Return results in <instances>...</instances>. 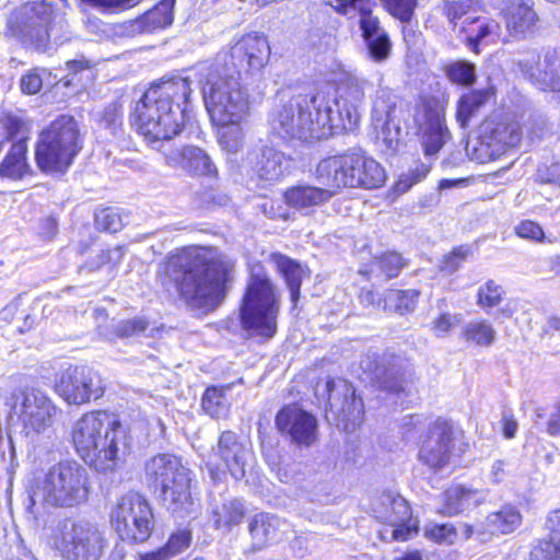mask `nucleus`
Wrapping results in <instances>:
<instances>
[{"label": "nucleus", "mask_w": 560, "mask_h": 560, "mask_svg": "<svg viewBox=\"0 0 560 560\" xmlns=\"http://www.w3.org/2000/svg\"><path fill=\"white\" fill-rule=\"evenodd\" d=\"M235 264L214 248L173 255L164 264L165 275L179 298L191 308L210 311L225 298Z\"/></svg>", "instance_id": "f257e3e1"}, {"label": "nucleus", "mask_w": 560, "mask_h": 560, "mask_svg": "<svg viewBox=\"0 0 560 560\" xmlns=\"http://www.w3.org/2000/svg\"><path fill=\"white\" fill-rule=\"evenodd\" d=\"M190 93L187 78H173L153 84L136 103L131 114L132 125L149 143L171 140L182 131Z\"/></svg>", "instance_id": "f03ea898"}, {"label": "nucleus", "mask_w": 560, "mask_h": 560, "mask_svg": "<svg viewBox=\"0 0 560 560\" xmlns=\"http://www.w3.org/2000/svg\"><path fill=\"white\" fill-rule=\"evenodd\" d=\"M273 133L283 139L313 141L331 135L329 91L293 95L277 104L269 119Z\"/></svg>", "instance_id": "7ed1b4c3"}, {"label": "nucleus", "mask_w": 560, "mask_h": 560, "mask_svg": "<svg viewBox=\"0 0 560 560\" xmlns=\"http://www.w3.org/2000/svg\"><path fill=\"white\" fill-rule=\"evenodd\" d=\"M88 469L75 460L59 462L27 481L26 509L36 505L52 509H73L84 504L91 493Z\"/></svg>", "instance_id": "20e7f679"}, {"label": "nucleus", "mask_w": 560, "mask_h": 560, "mask_svg": "<svg viewBox=\"0 0 560 560\" xmlns=\"http://www.w3.org/2000/svg\"><path fill=\"white\" fill-rule=\"evenodd\" d=\"M206 109L213 125L243 122L249 113V95L233 67L214 62L199 66Z\"/></svg>", "instance_id": "39448f33"}, {"label": "nucleus", "mask_w": 560, "mask_h": 560, "mask_svg": "<svg viewBox=\"0 0 560 560\" xmlns=\"http://www.w3.org/2000/svg\"><path fill=\"white\" fill-rule=\"evenodd\" d=\"M144 476L149 483L161 489L164 505L172 513L183 516L195 510L191 494V471L172 454H159L144 464Z\"/></svg>", "instance_id": "423d86ee"}, {"label": "nucleus", "mask_w": 560, "mask_h": 560, "mask_svg": "<svg viewBox=\"0 0 560 560\" xmlns=\"http://www.w3.org/2000/svg\"><path fill=\"white\" fill-rule=\"evenodd\" d=\"M279 311L280 294L267 273L260 270L253 272L240 308L243 329L254 336L273 337Z\"/></svg>", "instance_id": "0eeeda50"}, {"label": "nucleus", "mask_w": 560, "mask_h": 560, "mask_svg": "<svg viewBox=\"0 0 560 560\" xmlns=\"http://www.w3.org/2000/svg\"><path fill=\"white\" fill-rule=\"evenodd\" d=\"M81 148L77 121L61 115L40 135L35 153L37 165L44 172H65Z\"/></svg>", "instance_id": "6e6552de"}, {"label": "nucleus", "mask_w": 560, "mask_h": 560, "mask_svg": "<svg viewBox=\"0 0 560 560\" xmlns=\"http://www.w3.org/2000/svg\"><path fill=\"white\" fill-rule=\"evenodd\" d=\"M54 546L67 560H101L107 540L95 523L65 518L57 525Z\"/></svg>", "instance_id": "1a4fd4ad"}, {"label": "nucleus", "mask_w": 560, "mask_h": 560, "mask_svg": "<svg viewBox=\"0 0 560 560\" xmlns=\"http://www.w3.org/2000/svg\"><path fill=\"white\" fill-rule=\"evenodd\" d=\"M12 410L28 436L48 433L54 427L59 409L52 399L35 387H19L11 396Z\"/></svg>", "instance_id": "9d476101"}, {"label": "nucleus", "mask_w": 560, "mask_h": 560, "mask_svg": "<svg viewBox=\"0 0 560 560\" xmlns=\"http://www.w3.org/2000/svg\"><path fill=\"white\" fill-rule=\"evenodd\" d=\"M112 524L122 540L143 542L153 528L152 510L142 495L127 493L113 510Z\"/></svg>", "instance_id": "9b49d317"}, {"label": "nucleus", "mask_w": 560, "mask_h": 560, "mask_svg": "<svg viewBox=\"0 0 560 560\" xmlns=\"http://www.w3.org/2000/svg\"><path fill=\"white\" fill-rule=\"evenodd\" d=\"M371 510L377 521L390 527L381 532V537L385 541H406L418 529L408 502L396 492L385 491L377 495L371 504Z\"/></svg>", "instance_id": "f8f14e48"}, {"label": "nucleus", "mask_w": 560, "mask_h": 560, "mask_svg": "<svg viewBox=\"0 0 560 560\" xmlns=\"http://www.w3.org/2000/svg\"><path fill=\"white\" fill-rule=\"evenodd\" d=\"M521 140V129L517 122L486 121L480 129L479 137L467 143V154L477 163H488L505 153L509 148L515 147Z\"/></svg>", "instance_id": "ddd939ff"}, {"label": "nucleus", "mask_w": 560, "mask_h": 560, "mask_svg": "<svg viewBox=\"0 0 560 560\" xmlns=\"http://www.w3.org/2000/svg\"><path fill=\"white\" fill-rule=\"evenodd\" d=\"M270 47L266 36L248 33L235 38L229 49L220 50L212 62L241 70H260L269 60Z\"/></svg>", "instance_id": "4468645a"}, {"label": "nucleus", "mask_w": 560, "mask_h": 560, "mask_svg": "<svg viewBox=\"0 0 560 560\" xmlns=\"http://www.w3.org/2000/svg\"><path fill=\"white\" fill-rule=\"evenodd\" d=\"M55 392L69 405H83L104 394L101 375L85 365H69L55 381Z\"/></svg>", "instance_id": "2eb2a0df"}, {"label": "nucleus", "mask_w": 560, "mask_h": 560, "mask_svg": "<svg viewBox=\"0 0 560 560\" xmlns=\"http://www.w3.org/2000/svg\"><path fill=\"white\" fill-rule=\"evenodd\" d=\"M55 18L50 4H25L10 19V27L24 43L45 49L54 31Z\"/></svg>", "instance_id": "dca6fc26"}, {"label": "nucleus", "mask_w": 560, "mask_h": 560, "mask_svg": "<svg viewBox=\"0 0 560 560\" xmlns=\"http://www.w3.org/2000/svg\"><path fill=\"white\" fill-rule=\"evenodd\" d=\"M369 85L365 79L349 77L338 86L335 95L329 93L332 128L352 129L358 125Z\"/></svg>", "instance_id": "f3484780"}, {"label": "nucleus", "mask_w": 560, "mask_h": 560, "mask_svg": "<svg viewBox=\"0 0 560 560\" xmlns=\"http://www.w3.org/2000/svg\"><path fill=\"white\" fill-rule=\"evenodd\" d=\"M253 458L249 447L238 441L232 431H224L219 438L217 447H213L207 459L213 479H220V474L229 470L235 479L245 476L246 466Z\"/></svg>", "instance_id": "a211bd4d"}, {"label": "nucleus", "mask_w": 560, "mask_h": 560, "mask_svg": "<svg viewBox=\"0 0 560 560\" xmlns=\"http://www.w3.org/2000/svg\"><path fill=\"white\" fill-rule=\"evenodd\" d=\"M316 395L325 399L329 406V412L341 421L346 428L357 425L363 418L362 399L357 398L353 386L343 378H329L324 384H317Z\"/></svg>", "instance_id": "6ab92c4d"}, {"label": "nucleus", "mask_w": 560, "mask_h": 560, "mask_svg": "<svg viewBox=\"0 0 560 560\" xmlns=\"http://www.w3.org/2000/svg\"><path fill=\"white\" fill-rule=\"evenodd\" d=\"M357 152H348L322 160L315 170L319 185L328 186L336 196L342 188H354Z\"/></svg>", "instance_id": "aec40b11"}, {"label": "nucleus", "mask_w": 560, "mask_h": 560, "mask_svg": "<svg viewBox=\"0 0 560 560\" xmlns=\"http://www.w3.org/2000/svg\"><path fill=\"white\" fill-rule=\"evenodd\" d=\"M119 420L106 411L84 413L73 425L72 441L79 455L91 451L95 442L113 428H119Z\"/></svg>", "instance_id": "412c9836"}, {"label": "nucleus", "mask_w": 560, "mask_h": 560, "mask_svg": "<svg viewBox=\"0 0 560 560\" xmlns=\"http://www.w3.org/2000/svg\"><path fill=\"white\" fill-rule=\"evenodd\" d=\"M276 424L279 431L299 445L310 446L317 439V419L295 405L282 408L277 415Z\"/></svg>", "instance_id": "4be33fe9"}, {"label": "nucleus", "mask_w": 560, "mask_h": 560, "mask_svg": "<svg viewBox=\"0 0 560 560\" xmlns=\"http://www.w3.org/2000/svg\"><path fill=\"white\" fill-rule=\"evenodd\" d=\"M95 442L91 451H85L81 458L98 471L114 470L121 459L126 447L125 434L121 429L113 428Z\"/></svg>", "instance_id": "5701e85b"}, {"label": "nucleus", "mask_w": 560, "mask_h": 560, "mask_svg": "<svg viewBox=\"0 0 560 560\" xmlns=\"http://www.w3.org/2000/svg\"><path fill=\"white\" fill-rule=\"evenodd\" d=\"M452 441V428L446 422L436 421L421 446L420 460L433 469L443 467L450 459Z\"/></svg>", "instance_id": "b1692460"}, {"label": "nucleus", "mask_w": 560, "mask_h": 560, "mask_svg": "<svg viewBox=\"0 0 560 560\" xmlns=\"http://www.w3.org/2000/svg\"><path fill=\"white\" fill-rule=\"evenodd\" d=\"M395 108L396 96L388 89H378L372 102V121L377 131V139L390 150H396L398 144L399 129L395 127L394 135L389 129Z\"/></svg>", "instance_id": "393cba45"}, {"label": "nucleus", "mask_w": 560, "mask_h": 560, "mask_svg": "<svg viewBox=\"0 0 560 560\" xmlns=\"http://www.w3.org/2000/svg\"><path fill=\"white\" fill-rule=\"evenodd\" d=\"M334 196L332 189L328 186L301 184L288 188L283 194V199L288 207L308 215L314 212L315 208L329 202Z\"/></svg>", "instance_id": "a878e982"}, {"label": "nucleus", "mask_w": 560, "mask_h": 560, "mask_svg": "<svg viewBox=\"0 0 560 560\" xmlns=\"http://www.w3.org/2000/svg\"><path fill=\"white\" fill-rule=\"evenodd\" d=\"M506 31L513 39H526L539 28V18L527 3H513L503 13Z\"/></svg>", "instance_id": "bb28decb"}, {"label": "nucleus", "mask_w": 560, "mask_h": 560, "mask_svg": "<svg viewBox=\"0 0 560 560\" xmlns=\"http://www.w3.org/2000/svg\"><path fill=\"white\" fill-rule=\"evenodd\" d=\"M166 163L172 167H182L201 175H212L215 166L210 156L200 148L188 145L165 154Z\"/></svg>", "instance_id": "cd10ccee"}, {"label": "nucleus", "mask_w": 560, "mask_h": 560, "mask_svg": "<svg viewBox=\"0 0 560 560\" xmlns=\"http://www.w3.org/2000/svg\"><path fill=\"white\" fill-rule=\"evenodd\" d=\"M360 28L366 42L369 54L374 61H383L390 52V42L386 32L381 27L378 18L370 11L359 19Z\"/></svg>", "instance_id": "c85d7f7f"}, {"label": "nucleus", "mask_w": 560, "mask_h": 560, "mask_svg": "<svg viewBox=\"0 0 560 560\" xmlns=\"http://www.w3.org/2000/svg\"><path fill=\"white\" fill-rule=\"evenodd\" d=\"M529 77L541 86L560 91V49L547 51L542 58H538L535 66L526 70Z\"/></svg>", "instance_id": "c756f323"}, {"label": "nucleus", "mask_w": 560, "mask_h": 560, "mask_svg": "<svg viewBox=\"0 0 560 560\" xmlns=\"http://www.w3.org/2000/svg\"><path fill=\"white\" fill-rule=\"evenodd\" d=\"M547 536L530 553V560H560V510L549 513L546 521Z\"/></svg>", "instance_id": "7c9ffc66"}, {"label": "nucleus", "mask_w": 560, "mask_h": 560, "mask_svg": "<svg viewBox=\"0 0 560 560\" xmlns=\"http://www.w3.org/2000/svg\"><path fill=\"white\" fill-rule=\"evenodd\" d=\"M353 173L358 182L354 183V187L375 189L382 187L386 182L384 167L376 160L361 152H357Z\"/></svg>", "instance_id": "2f4dec72"}, {"label": "nucleus", "mask_w": 560, "mask_h": 560, "mask_svg": "<svg viewBox=\"0 0 560 560\" xmlns=\"http://www.w3.org/2000/svg\"><path fill=\"white\" fill-rule=\"evenodd\" d=\"M463 25L462 30L467 33V45L474 51H477L479 43H494L500 36V25L494 20L468 16Z\"/></svg>", "instance_id": "473e14b6"}, {"label": "nucleus", "mask_w": 560, "mask_h": 560, "mask_svg": "<svg viewBox=\"0 0 560 560\" xmlns=\"http://www.w3.org/2000/svg\"><path fill=\"white\" fill-rule=\"evenodd\" d=\"M245 508L241 500L231 499L215 504L211 510L210 520L217 529L231 530L233 526L242 523Z\"/></svg>", "instance_id": "72a5a7b5"}, {"label": "nucleus", "mask_w": 560, "mask_h": 560, "mask_svg": "<svg viewBox=\"0 0 560 560\" xmlns=\"http://www.w3.org/2000/svg\"><path fill=\"white\" fill-rule=\"evenodd\" d=\"M447 137L448 131L444 124V117L438 112L430 113L423 126V148L425 155L436 154L444 145Z\"/></svg>", "instance_id": "f704fd0d"}, {"label": "nucleus", "mask_w": 560, "mask_h": 560, "mask_svg": "<svg viewBox=\"0 0 560 560\" xmlns=\"http://www.w3.org/2000/svg\"><path fill=\"white\" fill-rule=\"evenodd\" d=\"M290 167V160L272 148L262 151L261 159L257 163V174L261 179L275 182L280 179Z\"/></svg>", "instance_id": "c9c22d12"}, {"label": "nucleus", "mask_w": 560, "mask_h": 560, "mask_svg": "<svg viewBox=\"0 0 560 560\" xmlns=\"http://www.w3.org/2000/svg\"><path fill=\"white\" fill-rule=\"evenodd\" d=\"M280 521L268 513L256 514L249 523V534L256 548H264L273 540L279 528Z\"/></svg>", "instance_id": "e433bc0d"}, {"label": "nucleus", "mask_w": 560, "mask_h": 560, "mask_svg": "<svg viewBox=\"0 0 560 560\" xmlns=\"http://www.w3.org/2000/svg\"><path fill=\"white\" fill-rule=\"evenodd\" d=\"M272 261L283 276L291 292V300L295 303L300 296L301 282L305 275L304 269L300 264L281 254H273Z\"/></svg>", "instance_id": "4c0bfd02"}, {"label": "nucleus", "mask_w": 560, "mask_h": 560, "mask_svg": "<svg viewBox=\"0 0 560 560\" xmlns=\"http://www.w3.org/2000/svg\"><path fill=\"white\" fill-rule=\"evenodd\" d=\"M477 493L468 488L456 485L445 490L441 513L447 516L456 515L470 506Z\"/></svg>", "instance_id": "58836bf2"}, {"label": "nucleus", "mask_w": 560, "mask_h": 560, "mask_svg": "<svg viewBox=\"0 0 560 560\" xmlns=\"http://www.w3.org/2000/svg\"><path fill=\"white\" fill-rule=\"evenodd\" d=\"M522 516L514 506L506 505L488 515L486 530L491 534H509L521 525Z\"/></svg>", "instance_id": "ea45409f"}, {"label": "nucleus", "mask_w": 560, "mask_h": 560, "mask_svg": "<svg viewBox=\"0 0 560 560\" xmlns=\"http://www.w3.org/2000/svg\"><path fill=\"white\" fill-rule=\"evenodd\" d=\"M463 338L474 346L488 348L495 342L497 330L483 318L468 322L462 331Z\"/></svg>", "instance_id": "a19ab883"}, {"label": "nucleus", "mask_w": 560, "mask_h": 560, "mask_svg": "<svg viewBox=\"0 0 560 560\" xmlns=\"http://www.w3.org/2000/svg\"><path fill=\"white\" fill-rule=\"evenodd\" d=\"M25 154L26 144L19 139L11 145L9 153L0 164V175L12 179L22 177L27 168Z\"/></svg>", "instance_id": "79ce46f5"}, {"label": "nucleus", "mask_w": 560, "mask_h": 560, "mask_svg": "<svg viewBox=\"0 0 560 560\" xmlns=\"http://www.w3.org/2000/svg\"><path fill=\"white\" fill-rule=\"evenodd\" d=\"M218 128V141L222 150L228 153H237L244 145V131L242 122L214 125Z\"/></svg>", "instance_id": "37998d69"}, {"label": "nucleus", "mask_w": 560, "mask_h": 560, "mask_svg": "<svg viewBox=\"0 0 560 560\" xmlns=\"http://www.w3.org/2000/svg\"><path fill=\"white\" fill-rule=\"evenodd\" d=\"M223 387H209L202 397V408L212 418L222 419L229 415L230 402Z\"/></svg>", "instance_id": "c03bdc74"}, {"label": "nucleus", "mask_w": 560, "mask_h": 560, "mask_svg": "<svg viewBox=\"0 0 560 560\" xmlns=\"http://www.w3.org/2000/svg\"><path fill=\"white\" fill-rule=\"evenodd\" d=\"M416 290H389L384 298V310H395L399 314L412 312L418 301Z\"/></svg>", "instance_id": "a18cd8bd"}, {"label": "nucleus", "mask_w": 560, "mask_h": 560, "mask_svg": "<svg viewBox=\"0 0 560 560\" xmlns=\"http://www.w3.org/2000/svg\"><path fill=\"white\" fill-rule=\"evenodd\" d=\"M489 94L485 91H472L465 94L458 102L457 120L462 127H466L469 119L476 115L487 102Z\"/></svg>", "instance_id": "49530a36"}, {"label": "nucleus", "mask_w": 560, "mask_h": 560, "mask_svg": "<svg viewBox=\"0 0 560 560\" xmlns=\"http://www.w3.org/2000/svg\"><path fill=\"white\" fill-rule=\"evenodd\" d=\"M505 290L495 280H488L478 288L476 304L485 311H490L501 304Z\"/></svg>", "instance_id": "de8ad7c7"}, {"label": "nucleus", "mask_w": 560, "mask_h": 560, "mask_svg": "<svg viewBox=\"0 0 560 560\" xmlns=\"http://www.w3.org/2000/svg\"><path fill=\"white\" fill-rule=\"evenodd\" d=\"M149 327V320L141 316L117 323L113 330L102 332L104 338L113 341L115 338H129L144 332Z\"/></svg>", "instance_id": "09e8293b"}, {"label": "nucleus", "mask_w": 560, "mask_h": 560, "mask_svg": "<svg viewBox=\"0 0 560 560\" xmlns=\"http://www.w3.org/2000/svg\"><path fill=\"white\" fill-rule=\"evenodd\" d=\"M190 544V533L187 530L178 532L172 535L164 548L158 552L145 555L142 560H165L167 557H173L186 548Z\"/></svg>", "instance_id": "8fccbe9b"}, {"label": "nucleus", "mask_w": 560, "mask_h": 560, "mask_svg": "<svg viewBox=\"0 0 560 560\" xmlns=\"http://www.w3.org/2000/svg\"><path fill=\"white\" fill-rule=\"evenodd\" d=\"M404 267L405 261L401 255L396 252H388L374 258L371 271L383 273L386 279H390L397 277Z\"/></svg>", "instance_id": "3c124183"}, {"label": "nucleus", "mask_w": 560, "mask_h": 560, "mask_svg": "<svg viewBox=\"0 0 560 560\" xmlns=\"http://www.w3.org/2000/svg\"><path fill=\"white\" fill-rule=\"evenodd\" d=\"M332 9L348 16L349 19H362L370 11H373L376 2L374 0H334L330 2Z\"/></svg>", "instance_id": "603ef678"}, {"label": "nucleus", "mask_w": 560, "mask_h": 560, "mask_svg": "<svg viewBox=\"0 0 560 560\" xmlns=\"http://www.w3.org/2000/svg\"><path fill=\"white\" fill-rule=\"evenodd\" d=\"M424 534L428 538L439 544L453 545L458 538V529L451 523L429 524L424 528Z\"/></svg>", "instance_id": "864d4df0"}, {"label": "nucleus", "mask_w": 560, "mask_h": 560, "mask_svg": "<svg viewBox=\"0 0 560 560\" xmlns=\"http://www.w3.org/2000/svg\"><path fill=\"white\" fill-rule=\"evenodd\" d=\"M476 4L474 0L446 1L443 10L448 21L455 24L457 20L463 18H465V21L468 16H475Z\"/></svg>", "instance_id": "5fc2aeb1"}, {"label": "nucleus", "mask_w": 560, "mask_h": 560, "mask_svg": "<svg viewBox=\"0 0 560 560\" xmlns=\"http://www.w3.org/2000/svg\"><path fill=\"white\" fill-rule=\"evenodd\" d=\"M383 390L388 393L398 394L405 389V380L400 371L389 365L383 371L378 381L376 382Z\"/></svg>", "instance_id": "6e6d98bb"}, {"label": "nucleus", "mask_w": 560, "mask_h": 560, "mask_svg": "<svg viewBox=\"0 0 560 560\" xmlns=\"http://www.w3.org/2000/svg\"><path fill=\"white\" fill-rule=\"evenodd\" d=\"M446 72L450 80L458 84L469 85L475 81V68L466 61L450 65Z\"/></svg>", "instance_id": "4d7b16f0"}, {"label": "nucleus", "mask_w": 560, "mask_h": 560, "mask_svg": "<svg viewBox=\"0 0 560 560\" xmlns=\"http://www.w3.org/2000/svg\"><path fill=\"white\" fill-rule=\"evenodd\" d=\"M515 233L518 237L536 242L544 243L545 241L552 243L550 238H546L542 228L535 221L523 220L515 226Z\"/></svg>", "instance_id": "13d9d810"}, {"label": "nucleus", "mask_w": 560, "mask_h": 560, "mask_svg": "<svg viewBox=\"0 0 560 560\" xmlns=\"http://www.w3.org/2000/svg\"><path fill=\"white\" fill-rule=\"evenodd\" d=\"M95 224L103 231L115 233L122 228V220L116 210L107 208L95 213Z\"/></svg>", "instance_id": "bf43d9fd"}, {"label": "nucleus", "mask_w": 560, "mask_h": 560, "mask_svg": "<svg viewBox=\"0 0 560 560\" xmlns=\"http://www.w3.org/2000/svg\"><path fill=\"white\" fill-rule=\"evenodd\" d=\"M0 125L9 138L21 137L25 142L26 126L23 119L13 113H2Z\"/></svg>", "instance_id": "052dcab7"}, {"label": "nucleus", "mask_w": 560, "mask_h": 560, "mask_svg": "<svg viewBox=\"0 0 560 560\" xmlns=\"http://www.w3.org/2000/svg\"><path fill=\"white\" fill-rule=\"evenodd\" d=\"M388 12L401 22L410 21L417 0H382Z\"/></svg>", "instance_id": "680f3d73"}, {"label": "nucleus", "mask_w": 560, "mask_h": 560, "mask_svg": "<svg viewBox=\"0 0 560 560\" xmlns=\"http://www.w3.org/2000/svg\"><path fill=\"white\" fill-rule=\"evenodd\" d=\"M460 323V315L443 313L432 322V330L439 337H445L450 330Z\"/></svg>", "instance_id": "e2e57ef3"}, {"label": "nucleus", "mask_w": 560, "mask_h": 560, "mask_svg": "<svg viewBox=\"0 0 560 560\" xmlns=\"http://www.w3.org/2000/svg\"><path fill=\"white\" fill-rule=\"evenodd\" d=\"M361 369L368 373L373 375L374 380L377 382L383 371L388 366L385 362L380 361V357L376 353H368L360 362Z\"/></svg>", "instance_id": "0e129e2a"}, {"label": "nucleus", "mask_w": 560, "mask_h": 560, "mask_svg": "<svg viewBox=\"0 0 560 560\" xmlns=\"http://www.w3.org/2000/svg\"><path fill=\"white\" fill-rule=\"evenodd\" d=\"M174 4V0L170 2H161L153 11H150L147 19L156 22L159 25L166 26L173 22V16L170 11L171 5Z\"/></svg>", "instance_id": "69168bd1"}, {"label": "nucleus", "mask_w": 560, "mask_h": 560, "mask_svg": "<svg viewBox=\"0 0 560 560\" xmlns=\"http://www.w3.org/2000/svg\"><path fill=\"white\" fill-rule=\"evenodd\" d=\"M43 80L37 72H28L21 79V89L25 94H36L40 91Z\"/></svg>", "instance_id": "338daca9"}, {"label": "nucleus", "mask_w": 560, "mask_h": 560, "mask_svg": "<svg viewBox=\"0 0 560 560\" xmlns=\"http://www.w3.org/2000/svg\"><path fill=\"white\" fill-rule=\"evenodd\" d=\"M360 303L365 307L383 308L384 299L373 290H362L359 295Z\"/></svg>", "instance_id": "774afa93"}]
</instances>
